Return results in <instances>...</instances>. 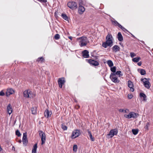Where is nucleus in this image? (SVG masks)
<instances>
[{
	"instance_id": "11",
	"label": "nucleus",
	"mask_w": 153,
	"mask_h": 153,
	"mask_svg": "<svg viewBox=\"0 0 153 153\" xmlns=\"http://www.w3.org/2000/svg\"><path fill=\"white\" fill-rule=\"evenodd\" d=\"M86 61H88V62L91 65L97 66L99 65V63L97 61L92 59H86Z\"/></svg>"
},
{
	"instance_id": "7",
	"label": "nucleus",
	"mask_w": 153,
	"mask_h": 153,
	"mask_svg": "<svg viewBox=\"0 0 153 153\" xmlns=\"http://www.w3.org/2000/svg\"><path fill=\"white\" fill-rule=\"evenodd\" d=\"M32 94V92L30 90H26L24 91L23 92V96L25 97L28 98L32 97L31 95Z\"/></svg>"
},
{
	"instance_id": "45",
	"label": "nucleus",
	"mask_w": 153,
	"mask_h": 153,
	"mask_svg": "<svg viewBox=\"0 0 153 153\" xmlns=\"http://www.w3.org/2000/svg\"><path fill=\"white\" fill-rule=\"evenodd\" d=\"M5 94L3 91H1L0 92V96H3Z\"/></svg>"
},
{
	"instance_id": "15",
	"label": "nucleus",
	"mask_w": 153,
	"mask_h": 153,
	"mask_svg": "<svg viewBox=\"0 0 153 153\" xmlns=\"http://www.w3.org/2000/svg\"><path fill=\"white\" fill-rule=\"evenodd\" d=\"M82 56L84 58H87L89 57V52L87 50L82 51Z\"/></svg>"
},
{
	"instance_id": "21",
	"label": "nucleus",
	"mask_w": 153,
	"mask_h": 153,
	"mask_svg": "<svg viewBox=\"0 0 153 153\" xmlns=\"http://www.w3.org/2000/svg\"><path fill=\"white\" fill-rule=\"evenodd\" d=\"M31 110L32 112V114H36L37 108L36 107L31 108Z\"/></svg>"
},
{
	"instance_id": "1",
	"label": "nucleus",
	"mask_w": 153,
	"mask_h": 153,
	"mask_svg": "<svg viewBox=\"0 0 153 153\" xmlns=\"http://www.w3.org/2000/svg\"><path fill=\"white\" fill-rule=\"evenodd\" d=\"M113 38L111 34H108L106 36L105 41L102 43V46L105 48H106L108 46L111 47L113 45Z\"/></svg>"
},
{
	"instance_id": "17",
	"label": "nucleus",
	"mask_w": 153,
	"mask_h": 153,
	"mask_svg": "<svg viewBox=\"0 0 153 153\" xmlns=\"http://www.w3.org/2000/svg\"><path fill=\"white\" fill-rule=\"evenodd\" d=\"M85 8L82 6L79 5L78 8V13L80 14L83 13L85 11Z\"/></svg>"
},
{
	"instance_id": "39",
	"label": "nucleus",
	"mask_w": 153,
	"mask_h": 153,
	"mask_svg": "<svg viewBox=\"0 0 153 153\" xmlns=\"http://www.w3.org/2000/svg\"><path fill=\"white\" fill-rule=\"evenodd\" d=\"M6 95L7 97H8L10 96V89L8 88L6 92Z\"/></svg>"
},
{
	"instance_id": "19",
	"label": "nucleus",
	"mask_w": 153,
	"mask_h": 153,
	"mask_svg": "<svg viewBox=\"0 0 153 153\" xmlns=\"http://www.w3.org/2000/svg\"><path fill=\"white\" fill-rule=\"evenodd\" d=\"M117 39L118 40L120 41H121L123 40V37L120 32H119L117 34Z\"/></svg>"
},
{
	"instance_id": "57",
	"label": "nucleus",
	"mask_w": 153,
	"mask_h": 153,
	"mask_svg": "<svg viewBox=\"0 0 153 153\" xmlns=\"http://www.w3.org/2000/svg\"><path fill=\"white\" fill-rule=\"evenodd\" d=\"M138 153V152H137V153Z\"/></svg>"
},
{
	"instance_id": "28",
	"label": "nucleus",
	"mask_w": 153,
	"mask_h": 153,
	"mask_svg": "<svg viewBox=\"0 0 153 153\" xmlns=\"http://www.w3.org/2000/svg\"><path fill=\"white\" fill-rule=\"evenodd\" d=\"M128 86L130 88L132 87L133 85L132 82L130 80H128Z\"/></svg>"
},
{
	"instance_id": "20",
	"label": "nucleus",
	"mask_w": 153,
	"mask_h": 153,
	"mask_svg": "<svg viewBox=\"0 0 153 153\" xmlns=\"http://www.w3.org/2000/svg\"><path fill=\"white\" fill-rule=\"evenodd\" d=\"M138 71L142 75H143L146 74V71L145 70L142 69H138Z\"/></svg>"
},
{
	"instance_id": "16",
	"label": "nucleus",
	"mask_w": 153,
	"mask_h": 153,
	"mask_svg": "<svg viewBox=\"0 0 153 153\" xmlns=\"http://www.w3.org/2000/svg\"><path fill=\"white\" fill-rule=\"evenodd\" d=\"M52 113L51 111H49L48 109H46L44 112L45 116L48 118L51 116Z\"/></svg>"
},
{
	"instance_id": "33",
	"label": "nucleus",
	"mask_w": 153,
	"mask_h": 153,
	"mask_svg": "<svg viewBox=\"0 0 153 153\" xmlns=\"http://www.w3.org/2000/svg\"><path fill=\"white\" fill-rule=\"evenodd\" d=\"M4 135V140L5 142H7V143L8 142V141L7 140V139L8 138V134H7L6 133H5Z\"/></svg>"
},
{
	"instance_id": "52",
	"label": "nucleus",
	"mask_w": 153,
	"mask_h": 153,
	"mask_svg": "<svg viewBox=\"0 0 153 153\" xmlns=\"http://www.w3.org/2000/svg\"><path fill=\"white\" fill-rule=\"evenodd\" d=\"M12 150H14V151H15V148L13 146Z\"/></svg>"
},
{
	"instance_id": "54",
	"label": "nucleus",
	"mask_w": 153,
	"mask_h": 153,
	"mask_svg": "<svg viewBox=\"0 0 153 153\" xmlns=\"http://www.w3.org/2000/svg\"><path fill=\"white\" fill-rule=\"evenodd\" d=\"M131 34V35H132V36L133 37V38H135V37L134 36V35H133V34Z\"/></svg>"
},
{
	"instance_id": "23",
	"label": "nucleus",
	"mask_w": 153,
	"mask_h": 153,
	"mask_svg": "<svg viewBox=\"0 0 153 153\" xmlns=\"http://www.w3.org/2000/svg\"><path fill=\"white\" fill-rule=\"evenodd\" d=\"M37 148V144L34 145L32 151V153H36Z\"/></svg>"
},
{
	"instance_id": "13",
	"label": "nucleus",
	"mask_w": 153,
	"mask_h": 153,
	"mask_svg": "<svg viewBox=\"0 0 153 153\" xmlns=\"http://www.w3.org/2000/svg\"><path fill=\"white\" fill-rule=\"evenodd\" d=\"M22 142L24 145L25 146H26L28 143V140L27 139V135L26 133H24L23 134Z\"/></svg>"
},
{
	"instance_id": "22",
	"label": "nucleus",
	"mask_w": 153,
	"mask_h": 153,
	"mask_svg": "<svg viewBox=\"0 0 153 153\" xmlns=\"http://www.w3.org/2000/svg\"><path fill=\"white\" fill-rule=\"evenodd\" d=\"M88 133L90 139V140L92 141H94L95 140L94 138L92 136V135L91 134V131H89V130H88Z\"/></svg>"
},
{
	"instance_id": "43",
	"label": "nucleus",
	"mask_w": 153,
	"mask_h": 153,
	"mask_svg": "<svg viewBox=\"0 0 153 153\" xmlns=\"http://www.w3.org/2000/svg\"><path fill=\"white\" fill-rule=\"evenodd\" d=\"M14 90L13 89L10 88V94H13L14 93Z\"/></svg>"
},
{
	"instance_id": "49",
	"label": "nucleus",
	"mask_w": 153,
	"mask_h": 153,
	"mask_svg": "<svg viewBox=\"0 0 153 153\" xmlns=\"http://www.w3.org/2000/svg\"><path fill=\"white\" fill-rule=\"evenodd\" d=\"M142 64V63L141 62H139L137 63V65L139 66H140Z\"/></svg>"
},
{
	"instance_id": "41",
	"label": "nucleus",
	"mask_w": 153,
	"mask_h": 153,
	"mask_svg": "<svg viewBox=\"0 0 153 153\" xmlns=\"http://www.w3.org/2000/svg\"><path fill=\"white\" fill-rule=\"evenodd\" d=\"M8 118H6L5 119L4 122L6 123V127L8 125Z\"/></svg>"
},
{
	"instance_id": "46",
	"label": "nucleus",
	"mask_w": 153,
	"mask_h": 153,
	"mask_svg": "<svg viewBox=\"0 0 153 153\" xmlns=\"http://www.w3.org/2000/svg\"><path fill=\"white\" fill-rule=\"evenodd\" d=\"M133 97V95L131 94H128V97L129 99H131Z\"/></svg>"
},
{
	"instance_id": "24",
	"label": "nucleus",
	"mask_w": 153,
	"mask_h": 153,
	"mask_svg": "<svg viewBox=\"0 0 153 153\" xmlns=\"http://www.w3.org/2000/svg\"><path fill=\"white\" fill-rule=\"evenodd\" d=\"M107 63L108 64L109 66L110 67H111L113 66V63L112 61L111 60H108L107 61Z\"/></svg>"
},
{
	"instance_id": "47",
	"label": "nucleus",
	"mask_w": 153,
	"mask_h": 153,
	"mask_svg": "<svg viewBox=\"0 0 153 153\" xmlns=\"http://www.w3.org/2000/svg\"><path fill=\"white\" fill-rule=\"evenodd\" d=\"M38 1H39L40 2H43L44 3H45L47 1V0H37Z\"/></svg>"
},
{
	"instance_id": "8",
	"label": "nucleus",
	"mask_w": 153,
	"mask_h": 153,
	"mask_svg": "<svg viewBox=\"0 0 153 153\" xmlns=\"http://www.w3.org/2000/svg\"><path fill=\"white\" fill-rule=\"evenodd\" d=\"M138 115V114L137 113L132 112L129 113V114L128 115L125 114L124 115V117L126 118L129 119L131 118L132 117L133 118H136L137 117Z\"/></svg>"
},
{
	"instance_id": "25",
	"label": "nucleus",
	"mask_w": 153,
	"mask_h": 153,
	"mask_svg": "<svg viewBox=\"0 0 153 153\" xmlns=\"http://www.w3.org/2000/svg\"><path fill=\"white\" fill-rule=\"evenodd\" d=\"M140 97H143L144 100H146V96L144 93H140Z\"/></svg>"
},
{
	"instance_id": "31",
	"label": "nucleus",
	"mask_w": 153,
	"mask_h": 153,
	"mask_svg": "<svg viewBox=\"0 0 153 153\" xmlns=\"http://www.w3.org/2000/svg\"><path fill=\"white\" fill-rule=\"evenodd\" d=\"M115 74L116 76L117 75H118L119 77H120L123 75V74L121 73V72L120 71H117Z\"/></svg>"
},
{
	"instance_id": "51",
	"label": "nucleus",
	"mask_w": 153,
	"mask_h": 153,
	"mask_svg": "<svg viewBox=\"0 0 153 153\" xmlns=\"http://www.w3.org/2000/svg\"><path fill=\"white\" fill-rule=\"evenodd\" d=\"M68 38L71 40H72V37L71 36H69L68 37Z\"/></svg>"
},
{
	"instance_id": "50",
	"label": "nucleus",
	"mask_w": 153,
	"mask_h": 153,
	"mask_svg": "<svg viewBox=\"0 0 153 153\" xmlns=\"http://www.w3.org/2000/svg\"><path fill=\"white\" fill-rule=\"evenodd\" d=\"M12 110H12V108L10 106V111H11V112L10 113V114L12 113Z\"/></svg>"
},
{
	"instance_id": "32",
	"label": "nucleus",
	"mask_w": 153,
	"mask_h": 153,
	"mask_svg": "<svg viewBox=\"0 0 153 153\" xmlns=\"http://www.w3.org/2000/svg\"><path fill=\"white\" fill-rule=\"evenodd\" d=\"M61 128L64 130H66L67 129V126L63 123L61 125Z\"/></svg>"
},
{
	"instance_id": "56",
	"label": "nucleus",
	"mask_w": 153,
	"mask_h": 153,
	"mask_svg": "<svg viewBox=\"0 0 153 153\" xmlns=\"http://www.w3.org/2000/svg\"><path fill=\"white\" fill-rule=\"evenodd\" d=\"M16 122V120H15V121H14L15 123Z\"/></svg>"
},
{
	"instance_id": "6",
	"label": "nucleus",
	"mask_w": 153,
	"mask_h": 153,
	"mask_svg": "<svg viewBox=\"0 0 153 153\" xmlns=\"http://www.w3.org/2000/svg\"><path fill=\"white\" fill-rule=\"evenodd\" d=\"M81 132L80 130L78 129L74 130L72 132L71 138L72 139L75 138L79 136Z\"/></svg>"
},
{
	"instance_id": "26",
	"label": "nucleus",
	"mask_w": 153,
	"mask_h": 153,
	"mask_svg": "<svg viewBox=\"0 0 153 153\" xmlns=\"http://www.w3.org/2000/svg\"><path fill=\"white\" fill-rule=\"evenodd\" d=\"M140 57H137L133 58L132 59V61L134 62H138L140 60Z\"/></svg>"
},
{
	"instance_id": "30",
	"label": "nucleus",
	"mask_w": 153,
	"mask_h": 153,
	"mask_svg": "<svg viewBox=\"0 0 153 153\" xmlns=\"http://www.w3.org/2000/svg\"><path fill=\"white\" fill-rule=\"evenodd\" d=\"M132 132L133 133V134L135 135H136L138 132V129H132Z\"/></svg>"
},
{
	"instance_id": "37",
	"label": "nucleus",
	"mask_w": 153,
	"mask_h": 153,
	"mask_svg": "<svg viewBox=\"0 0 153 153\" xmlns=\"http://www.w3.org/2000/svg\"><path fill=\"white\" fill-rule=\"evenodd\" d=\"M149 125L150 123H147L146 124L144 127V128L146 130H148L149 129Z\"/></svg>"
},
{
	"instance_id": "36",
	"label": "nucleus",
	"mask_w": 153,
	"mask_h": 153,
	"mask_svg": "<svg viewBox=\"0 0 153 153\" xmlns=\"http://www.w3.org/2000/svg\"><path fill=\"white\" fill-rule=\"evenodd\" d=\"M60 35L58 34H56L54 36V39L56 40H58L60 38Z\"/></svg>"
},
{
	"instance_id": "29",
	"label": "nucleus",
	"mask_w": 153,
	"mask_h": 153,
	"mask_svg": "<svg viewBox=\"0 0 153 153\" xmlns=\"http://www.w3.org/2000/svg\"><path fill=\"white\" fill-rule=\"evenodd\" d=\"M116 67L115 66H114L111 68L110 69L111 71L112 72V73L115 74V73L116 72Z\"/></svg>"
},
{
	"instance_id": "48",
	"label": "nucleus",
	"mask_w": 153,
	"mask_h": 153,
	"mask_svg": "<svg viewBox=\"0 0 153 153\" xmlns=\"http://www.w3.org/2000/svg\"><path fill=\"white\" fill-rule=\"evenodd\" d=\"M130 88V90L132 92H133L134 91V88H133V87Z\"/></svg>"
},
{
	"instance_id": "40",
	"label": "nucleus",
	"mask_w": 153,
	"mask_h": 153,
	"mask_svg": "<svg viewBox=\"0 0 153 153\" xmlns=\"http://www.w3.org/2000/svg\"><path fill=\"white\" fill-rule=\"evenodd\" d=\"M7 114L10 115V104H8L7 107Z\"/></svg>"
},
{
	"instance_id": "10",
	"label": "nucleus",
	"mask_w": 153,
	"mask_h": 153,
	"mask_svg": "<svg viewBox=\"0 0 153 153\" xmlns=\"http://www.w3.org/2000/svg\"><path fill=\"white\" fill-rule=\"evenodd\" d=\"M113 25L115 26H118L121 29H122L123 31H128L125 28L123 27L118 22H117L116 20H112L111 21Z\"/></svg>"
},
{
	"instance_id": "38",
	"label": "nucleus",
	"mask_w": 153,
	"mask_h": 153,
	"mask_svg": "<svg viewBox=\"0 0 153 153\" xmlns=\"http://www.w3.org/2000/svg\"><path fill=\"white\" fill-rule=\"evenodd\" d=\"M77 146L76 145H74L73 147V151L76 152L77 151Z\"/></svg>"
},
{
	"instance_id": "12",
	"label": "nucleus",
	"mask_w": 153,
	"mask_h": 153,
	"mask_svg": "<svg viewBox=\"0 0 153 153\" xmlns=\"http://www.w3.org/2000/svg\"><path fill=\"white\" fill-rule=\"evenodd\" d=\"M117 133L118 130L117 129H111L108 135L110 136V137H112L114 135H117Z\"/></svg>"
},
{
	"instance_id": "9",
	"label": "nucleus",
	"mask_w": 153,
	"mask_h": 153,
	"mask_svg": "<svg viewBox=\"0 0 153 153\" xmlns=\"http://www.w3.org/2000/svg\"><path fill=\"white\" fill-rule=\"evenodd\" d=\"M39 135L42 141V145H43L45 143L46 140V136L45 134L42 131H39Z\"/></svg>"
},
{
	"instance_id": "27",
	"label": "nucleus",
	"mask_w": 153,
	"mask_h": 153,
	"mask_svg": "<svg viewBox=\"0 0 153 153\" xmlns=\"http://www.w3.org/2000/svg\"><path fill=\"white\" fill-rule=\"evenodd\" d=\"M61 16L66 21H68V18L66 14L62 13V14Z\"/></svg>"
},
{
	"instance_id": "44",
	"label": "nucleus",
	"mask_w": 153,
	"mask_h": 153,
	"mask_svg": "<svg viewBox=\"0 0 153 153\" xmlns=\"http://www.w3.org/2000/svg\"><path fill=\"white\" fill-rule=\"evenodd\" d=\"M119 111L120 112H123L124 111H125V113L126 112V110H124L123 109H120L119 110Z\"/></svg>"
},
{
	"instance_id": "55",
	"label": "nucleus",
	"mask_w": 153,
	"mask_h": 153,
	"mask_svg": "<svg viewBox=\"0 0 153 153\" xmlns=\"http://www.w3.org/2000/svg\"><path fill=\"white\" fill-rule=\"evenodd\" d=\"M141 42H142V43H144V41H141Z\"/></svg>"
},
{
	"instance_id": "42",
	"label": "nucleus",
	"mask_w": 153,
	"mask_h": 153,
	"mask_svg": "<svg viewBox=\"0 0 153 153\" xmlns=\"http://www.w3.org/2000/svg\"><path fill=\"white\" fill-rule=\"evenodd\" d=\"M136 56V55L134 53L131 52L130 53V56L131 58H133Z\"/></svg>"
},
{
	"instance_id": "53",
	"label": "nucleus",
	"mask_w": 153,
	"mask_h": 153,
	"mask_svg": "<svg viewBox=\"0 0 153 153\" xmlns=\"http://www.w3.org/2000/svg\"><path fill=\"white\" fill-rule=\"evenodd\" d=\"M18 142L19 143H22V141L21 140H19L18 141Z\"/></svg>"
},
{
	"instance_id": "3",
	"label": "nucleus",
	"mask_w": 153,
	"mask_h": 153,
	"mask_svg": "<svg viewBox=\"0 0 153 153\" xmlns=\"http://www.w3.org/2000/svg\"><path fill=\"white\" fill-rule=\"evenodd\" d=\"M149 79H147L146 78L141 79V81L143 82V84L145 88L147 89H149L150 86L151 85L149 81Z\"/></svg>"
},
{
	"instance_id": "4",
	"label": "nucleus",
	"mask_w": 153,
	"mask_h": 153,
	"mask_svg": "<svg viewBox=\"0 0 153 153\" xmlns=\"http://www.w3.org/2000/svg\"><path fill=\"white\" fill-rule=\"evenodd\" d=\"M67 5L72 10L75 9L77 7V3L74 1H71L68 2Z\"/></svg>"
},
{
	"instance_id": "35",
	"label": "nucleus",
	"mask_w": 153,
	"mask_h": 153,
	"mask_svg": "<svg viewBox=\"0 0 153 153\" xmlns=\"http://www.w3.org/2000/svg\"><path fill=\"white\" fill-rule=\"evenodd\" d=\"M16 134L18 137H20L21 135V134L18 130H17L16 131Z\"/></svg>"
},
{
	"instance_id": "5",
	"label": "nucleus",
	"mask_w": 153,
	"mask_h": 153,
	"mask_svg": "<svg viewBox=\"0 0 153 153\" xmlns=\"http://www.w3.org/2000/svg\"><path fill=\"white\" fill-rule=\"evenodd\" d=\"M110 78L114 83H118L120 81L119 79H118L117 76L114 73H111L110 74Z\"/></svg>"
},
{
	"instance_id": "34",
	"label": "nucleus",
	"mask_w": 153,
	"mask_h": 153,
	"mask_svg": "<svg viewBox=\"0 0 153 153\" xmlns=\"http://www.w3.org/2000/svg\"><path fill=\"white\" fill-rule=\"evenodd\" d=\"M44 60V59L42 57H39L37 59V61L39 62H42L43 60Z\"/></svg>"
},
{
	"instance_id": "2",
	"label": "nucleus",
	"mask_w": 153,
	"mask_h": 153,
	"mask_svg": "<svg viewBox=\"0 0 153 153\" xmlns=\"http://www.w3.org/2000/svg\"><path fill=\"white\" fill-rule=\"evenodd\" d=\"M78 40H80L79 45L81 47L85 46L87 44L88 40L87 37H81L79 38Z\"/></svg>"
},
{
	"instance_id": "18",
	"label": "nucleus",
	"mask_w": 153,
	"mask_h": 153,
	"mask_svg": "<svg viewBox=\"0 0 153 153\" xmlns=\"http://www.w3.org/2000/svg\"><path fill=\"white\" fill-rule=\"evenodd\" d=\"M112 50L115 52L118 51L120 50V47L117 45H115L112 48Z\"/></svg>"
},
{
	"instance_id": "14",
	"label": "nucleus",
	"mask_w": 153,
	"mask_h": 153,
	"mask_svg": "<svg viewBox=\"0 0 153 153\" xmlns=\"http://www.w3.org/2000/svg\"><path fill=\"white\" fill-rule=\"evenodd\" d=\"M65 78L64 77H62L59 78L58 80V85L59 87L60 88H62V85L65 82Z\"/></svg>"
}]
</instances>
